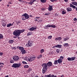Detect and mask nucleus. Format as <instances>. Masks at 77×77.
Segmentation results:
<instances>
[{
  "mask_svg": "<svg viewBox=\"0 0 77 77\" xmlns=\"http://www.w3.org/2000/svg\"><path fill=\"white\" fill-rule=\"evenodd\" d=\"M36 0H31L29 2H28L29 5H32V4L34 3V2H35Z\"/></svg>",
  "mask_w": 77,
  "mask_h": 77,
  "instance_id": "f8f14e48",
  "label": "nucleus"
},
{
  "mask_svg": "<svg viewBox=\"0 0 77 77\" xmlns=\"http://www.w3.org/2000/svg\"><path fill=\"white\" fill-rule=\"evenodd\" d=\"M14 41L13 40H10L8 42L9 44H13Z\"/></svg>",
  "mask_w": 77,
  "mask_h": 77,
  "instance_id": "412c9836",
  "label": "nucleus"
},
{
  "mask_svg": "<svg viewBox=\"0 0 77 77\" xmlns=\"http://www.w3.org/2000/svg\"><path fill=\"white\" fill-rule=\"evenodd\" d=\"M32 69L29 68L28 70V72H30L31 71H32Z\"/></svg>",
  "mask_w": 77,
  "mask_h": 77,
  "instance_id": "ea45409f",
  "label": "nucleus"
},
{
  "mask_svg": "<svg viewBox=\"0 0 77 77\" xmlns=\"http://www.w3.org/2000/svg\"><path fill=\"white\" fill-rule=\"evenodd\" d=\"M38 20L37 19H35V22H36V21H38Z\"/></svg>",
  "mask_w": 77,
  "mask_h": 77,
  "instance_id": "680f3d73",
  "label": "nucleus"
},
{
  "mask_svg": "<svg viewBox=\"0 0 77 77\" xmlns=\"http://www.w3.org/2000/svg\"><path fill=\"white\" fill-rule=\"evenodd\" d=\"M73 20H74V21H77V18H74L73 19Z\"/></svg>",
  "mask_w": 77,
  "mask_h": 77,
  "instance_id": "49530a36",
  "label": "nucleus"
},
{
  "mask_svg": "<svg viewBox=\"0 0 77 77\" xmlns=\"http://www.w3.org/2000/svg\"><path fill=\"white\" fill-rule=\"evenodd\" d=\"M25 60H28L29 61V58L26 57H25Z\"/></svg>",
  "mask_w": 77,
  "mask_h": 77,
  "instance_id": "72a5a7b5",
  "label": "nucleus"
},
{
  "mask_svg": "<svg viewBox=\"0 0 77 77\" xmlns=\"http://www.w3.org/2000/svg\"><path fill=\"white\" fill-rule=\"evenodd\" d=\"M29 17H33V16H32V15H30L29 16Z\"/></svg>",
  "mask_w": 77,
  "mask_h": 77,
  "instance_id": "69168bd1",
  "label": "nucleus"
},
{
  "mask_svg": "<svg viewBox=\"0 0 77 77\" xmlns=\"http://www.w3.org/2000/svg\"><path fill=\"white\" fill-rule=\"evenodd\" d=\"M46 26H47L48 28V27H51V25H50V24H48Z\"/></svg>",
  "mask_w": 77,
  "mask_h": 77,
  "instance_id": "37998d69",
  "label": "nucleus"
},
{
  "mask_svg": "<svg viewBox=\"0 0 77 77\" xmlns=\"http://www.w3.org/2000/svg\"><path fill=\"white\" fill-rule=\"evenodd\" d=\"M35 57H31L29 58V60L28 62H32L34 60H35Z\"/></svg>",
  "mask_w": 77,
  "mask_h": 77,
  "instance_id": "1a4fd4ad",
  "label": "nucleus"
},
{
  "mask_svg": "<svg viewBox=\"0 0 77 77\" xmlns=\"http://www.w3.org/2000/svg\"><path fill=\"white\" fill-rule=\"evenodd\" d=\"M29 67V66L28 65H25L24 66V68H28Z\"/></svg>",
  "mask_w": 77,
  "mask_h": 77,
  "instance_id": "c85d7f7f",
  "label": "nucleus"
},
{
  "mask_svg": "<svg viewBox=\"0 0 77 77\" xmlns=\"http://www.w3.org/2000/svg\"><path fill=\"white\" fill-rule=\"evenodd\" d=\"M33 42L32 41L31 39L29 40L28 42V44H26V47H31L33 45Z\"/></svg>",
  "mask_w": 77,
  "mask_h": 77,
  "instance_id": "39448f33",
  "label": "nucleus"
},
{
  "mask_svg": "<svg viewBox=\"0 0 77 77\" xmlns=\"http://www.w3.org/2000/svg\"><path fill=\"white\" fill-rule=\"evenodd\" d=\"M69 39V38H64L63 41H66L67 40H68V39Z\"/></svg>",
  "mask_w": 77,
  "mask_h": 77,
  "instance_id": "c9c22d12",
  "label": "nucleus"
},
{
  "mask_svg": "<svg viewBox=\"0 0 77 77\" xmlns=\"http://www.w3.org/2000/svg\"><path fill=\"white\" fill-rule=\"evenodd\" d=\"M72 5H75L76 6H77V2H72Z\"/></svg>",
  "mask_w": 77,
  "mask_h": 77,
  "instance_id": "aec40b11",
  "label": "nucleus"
},
{
  "mask_svg": "<svg viewBox=\"0 0 77 77\" xmlns=\"http://www.w3.org/2000/svg\"><path fill=\"white\" fill-rule=\"evenodd\" d=\"M19 50H20L22 54H25V53H26V50L24 49V48L23 47H20L19 48Z\"/></svg>",
  "mask_w": 77,
  "mask_h": 77,
  "instance_id": "423d86ee",
  "label": "nucleus"
},
{
  "mask_svg": "<svg viewBox=\"0 0 77 77\" xmlns=\"http://www.w3.org/2000/svg\"><path fill=\"white\" fill-rule=\"evenodd\" d=\"M22 63H23V64H27V62H25V61H22Z\"/></svg>",
  "mask_w": 77,
  "mask_h": 77,
  "instance_id": "a19ab883",
  "label": "nucleus"
},
{
  "mask_svg": "<svg viewBox=\"0 0 77 77\" xmlns=\"http://www.w3.org/2000/svg\"><path fill=\"white\" fill-rule=\"evenodd\" d=\"M3 54V53L2 52L0 53V56H2Z\"/></svg>",
  "mask_w": 77,
  "mask_h": 77,
  "instance_id": "864d4df0",
  "label": "nucleus"
},
{
  "mask_svg": "<svg viewBox=\"0 0 77 77\" xmlns=\"http://www.w3.org/2000/svg\"><path fill=\"white\" fill-rule=\"evenodd\" d=\"M40 2H41V3H46V2H47V0H40Z\"/></svg>",
  "mask_w": 77,
  "mask_h": 77,
  "instance_id": "b1692460",
  "label": "nucleus"
},
{
  "mask_svg": "<svg viewBox=\"0 0 77 77\" xmlns=\"http://www.w3.org/2000/svg\"><path fill=\"white\" fill-rule=\"evenodd\" d=\"M62 38L60 37H59L56 38L55 39L56 41H61L62 40Z\"/></svg>",
  "mask_w": 77,
  "mask_h": 77,
  "instance_id": "f3484780",
  "label": "nucleus"
},
{
  "mask_svg": "<svg viewBox=\"0 0 77 77\" xmlns=\"http://www.w3.org/2000/svg\"><path fill=\"white\" fill-rule=\"evenodd\" d=\"M67 12H71L72 11V8H71L68 7L66 8Z\"/></svg>",
  "mask_w": 77,
  "mask_h": 77,
  "instance_id": "a211bd4d",
  "label": "nucleus"
},
{
  "mask_svg": "<svg viewBox=\"0 0 77 77\" xmlns=\"http://www.w3.org/2000/svg\"><path fill=\"white\" fill-rule=\"evenodd\" d=\"M56 47V45H55V46H54V47H52L53 48H55Z\"/></svg>",
  "mask_w": 77,
  "mask_h": 77,
  "instance_id": "13d9d810",
  "label": "nucleus"
},
{
  "mask_svg": "<svg viewBox=\"0 0 77 77\" xmlns=\"http://www.w3.org/2000/svg\"><path fill=\"white\" fill-rule=\"evenodd\" d=\"M63 57L61 56L60 57V58L59 59H60V60H63Z\"/></svg>",
  "mask_w": 77,
  "mask_h": 77,
  "instance_id": "4c0bfd02",
  "label": "nucleus"
},
{
  "mask_svg": "<svg viewBox=\"0 0 77 77\" xmlns=\"http://www.w3.org/2000/svg\"><path fill=\"white\" fill-rule=\"evenodd\" d=\"M62 46L61 45H56V48H61Z\"/></svg>",
  "mask_w": 77,
  "mask_h": 77,
  "instance_id": "6ab92c4d",
  "label": "nucleus"
},
{
  "mask_svg": "<svg viewBox=\"0 0 77 77\" xmlns=\"http://www.w3.org/2000/svg\"><path fill=\"white\" fill-rule=\"evenodd\" d=\"M53 2H57V0H53Z\"/></svg>",
  "mask_w": 77,
  "mask_h": 77,
  "instance_id": "052dcab7",
  "label": "nucleus"
},
{
  "mask_svg": "<svg viewBox=\"0 0 77 77\" xmlns=\"http://www.w3.org/2000/svg\"><path fill=\"white\" fill-rule=\"evenodd\" d=\"M2 25L3 27H5L6 26V23L5 20H2Z\"/></svg>",
  "mask_w": 77,
  "mask_h": 77,
  "instance_id": "ddd939ff",
  "label": "nucleus"
},
{
  "mask_svg": "<svg viewBox=\"0 0 77 77\" xmlns=\"http://www.w3.org/2000/svg\"><path fill=\"white\" fill-rule=\"evenodd\" d=\"M56 51L58 53H59V52H60V51L58 49Z\"/></svg>",
  "mask_w": 77,
  "mask_h": 77,
  "instance_id": "c03bdc74",
  "label": "nucleus"
},
{
  "mask_svg": "<svg viewBox=\"0 0 77 77\" xmlns=\"http://www.w3.org/2000/svg\"><path fill=\"white\" fill-rule=\"evenodd\" d=\"M44 52V49H42L40 50V53H42Z\"/></svg>",
  "mask_w": 77,
  "mask_h": 77,
  "instance_id": "473e14b6",
  "label": "nucleus"
},
{
  "mask_svg": "<svg viewBox=\"0 0 77 77\" xmlns=\"http://www.w3.org/2000/svg\"><path fill=\"white\" fill-rule=\"evenodd\" d=\"M75 57H72L71 58L69 57L68 58H67V60L69 61L74 60L75 59Z\"/></svg>",
  "mask_w": 77,
  "mask_h": 77,
  "instance_id": "6e6552de",
  "label": "nucleus"
},
{
  "mask_svg": "<svg viewBox=\"0 0 77 77\" xmlns=\"http://www.w3.org/2000/svg\"><path fill=\"white\" fill-rule=\"evenodd\" d=\"M54 65H57V64H58V62H57V60H55L54 61Z\"/></svg>",
  "mask_w": 77,
  "mask_h": 77,
  "instance_id": "bb28decb",
  "label": "nucleus"
},
{
  "mask_svg": "<svg viewBox=\"0 0 77 77\" xmlns=\"http://www.w3.org/2000/svg\"><path fill=\"white\" fill-rule=\"evenodd\" d=\"M45 8H42V11H44V10H45Z\"/></svg>",
  "mask_w": 77,
  "mask_h": 77,
  "instance_id": "0e129e2a",
  "label": "nucleus"
},
{
  "mask_svg": "<svg viewBox=\"0 0 77 77\" xmlns=\"http://www.w3.org/2000/svg\"><path fill=\"white\" fill-rule=\"evenodd\" d=\"M49 14H50L49 13H46L45 14V15H46L47 16H48V15H49Z\"/></svg>",
  "mask_w": 77,
  "mask_h": 77,
  "instance_id": "79ce46f5",
  "label": "nucleus"
},
{
  "mask_svg": "<svg viewBox=\"0 0 77 77\" xmlns=\"http://www.w3.org/2000/svg\"><path fill=\"white\" fill-rule=\"evenodd\" d=\"M52 38V35L49 36L48 37V39H51Z\"/></svg>",
  "mask_w": 77,
  "mask_h": 77,
  "instance_id": "f704fd0d",
  "label": "nucleus"
},
{
  "mask_svg": "<svg viewBox=\"0 0 77 77\" xmlns=\"http://www.w3.org/2000/svg\"><path fill=\"white\" fill-rule=\"evenodd\" d=\"M9 4H12V3L11 2H8V3Z\"/></svg>",
  "mask_w": 77,
  "mask_h": 77,
  "instance_id": "e2e57ef3",
  "label": "nucleus"
},
{
  "mask_svg": "<svg viewBox=\"0 0 77 77\" xmlns=\"http://www.w3.org/2000/svg\"><path fill=\"white\" fill-rule=\"evenodd\" d=\"M70 7H71L73 9H76V11H77V7H76L74 5H73L71 3H70Z\"/></svg>",
  "mask_w": 77,
  "mask_h": 77,
  "instance_id": "9b49d317",
  "label": "nucleus"
},
{
  "mask_svg": "<svg viewBox=\"0 0 77 77\" xmlns=\"http://www.w3.org/2000/svg\"><path fill=\"white\" fill-rule=\"evenodd\" d=\"M56 26H55V25L52 24L51 25V27H52V28H56Z\"/></svg>",
  "mask_w": 77,
  "mask_h": 77,
  "instance_id": "393cba45",
  "label": "nucleus"
},
{
  "mask_svg": "<svg viewBox=\"0 0 77 77\" xmlns=\"http://www.w3.org/2000/svg\"><path fill=\"white\" fill-rule=\"evenodd\" d=\"M57 61L58 63H61L62 62V60H61L60 59H59L58 60H57Z\"/></svg>",
  "mask_w": 77,
  "mask_h": 77,
  "instance_id": "4be33fe9",
  "label": "nucleus"
},
{
  "mask_svg": "<svg viewBox=\"0 0 77 77\" xmlns=\"http://www.w3.org/2000/svg\"><path fill=\"white\" fill-rule=\"evenodd\" d=\"M35 29H36V27H32L31 28L29 29L28 30H30V31H33V30H35Z\"/></svg>",
  "mask_w": 77,
  "mask_h": 77,
  "instance_id": "4468645a",
  "label": "nucleus"
},
{
  "mask_svg": "<svg viewBox=\"0 0 77 77\" xmlns=\"http://www.w3.org/2000/svg\"><path fill=\"white\" fill-rule=\"evenodd\" d=\"M42 66L43 67L42 70V72L43 74H45V73L47 71V69L48 68V66H47V63H44L42 65Z\"/></svg>",
  "mask_w": 77,
  "mask_h": 77,
  "instance_id": "f03ea898",
  "label": "nucleus"
},
{
  "mask_svg": "<svg viewBox=\"0 0 77 77\" xmlns=\"http://www.w3.org/2000/svg\"><path fill=\"white\" fill-rule=\"evenodd\" d=\"M21 66V63H14L13 64V65L11 66V67L12 68H20Z\"/></svg>",
  "mask_w": 77,
  "mask_h": 77,
  "instance_id": "20e7f679",
  "label": "nucleus"
},
{
  "mask_svg": "<svg viewBox=\"0 0 77 77\" xmlns=\"http://www.w3.org/2000/svg\"><path fill=\"white\" fill-rule=\"evenodd\" d=\"M10 63H14V61L13 60H10Z\"/></svg>",
  "mask_w": 77,
  "mask_h": 77,
  "instance_id": "2f4dec72",
  "label": "nucleus"
},
{
  "mask_svg": "<svg viewBox=\"0 0 77 77\" xmlns=\"http://www.w3.org/2000/svg\"><path fill=\"white\" fill-rule=\"evenodd\" d=\"M14 23V22L13 23H8L7 25V27H9L11 26H13V24Z\"/></svg>",
  "mask_w": 77,
  "mask_h": 77,
  "instance_id": "dca6fc26",
  "label": "nucleus"
},
{
  "mask_svg": "<svg viewBox=\"0 0 77 77\" xmlns=\"http://www.w3.org/2000/svg\"><path fill=\"white\" fill-rule=\"evenodd\" d=\"M4 65V63H0V65Z\"/></svg>",
  "mask_w": 77,
  "mask_h": 77,
  "instance_id": "603ef678",
  "label": "nucleus"
},
{
  "mask_svg": "<svg viewBox=\"0 0 77 77\" xmlns=\"http://www.w3.org/2000/svg\"><path fill=\"white\" fill-rule=\"evenodd\" d=\"M17 49V48H16L15 47H13V50H16Z\"/></svg>",
  "mask_w": 77,
  "mask_h": 77,
  "instance_id": "8fccbe9b",
  "label": "nucleus"
},
{
  "mask_svg": "<svg viewBox=\"0 0 77 77\" xmlns=\"http://www.w3.org/2000/svg\"><path fill=\"white\" fill-rule=\"evenodd\" d=\"M48 10L49 11H51L53 10V6H51L50 5H49Z\"/></svg>",
  "mask_w": 77,
  "mask_h": 77,
  "instance_id": "2eb2a0df",
  "label": "nucleus"
},
{
  "mask_svg": "<svg viewBox=\"0 0 77 77\" xmlns=\"http://www.w3.org/2000/svg\"><path fill=\"white\" fill-rule=\"evenodd\" d=\"M42 22V20H40L38 21V22L39 23V22Z\"/></svg>",
  "mask_w": 77,
  "mask_h": 77,
  "instance_id": "bf43d9fd",
  "label": "nucleus"
},
{
  "mask_svg": "<svg viewBox=\"0 0 77 77\" xmlns=\"http://www.w3.org/2000/svg\"><path fill=\"white\" fill-rule=\"evenodd\" d=\"M42 57V55H38V57H37V58L39 59L40 58H41Z\"/></svg>",
  "mask_w": 77,
  "mask_h": 77,
  "instance_id": "cd10ccee",
  "label": "nucleus"
},
{
  "mask_svg": "<svg viewBox=\"0 0 77 77\" xmlns=\"http://www.w3.org/2000/svg\"><path fill=\"white\" fill-rule=\"evenodd\" d=\"M46 77H51V74H49L48 75H45Z\"/></svg>",
  "mask_w": 77,
  "mask_h": 77,
  "instance_id": "7c9ffc66",
  "label": "nucleus"
},
{
  "mask_svg": "<svg viewBox=\"0 0 77 77\" xmlns=\"http://www.w3.org/2000/svg\"><path fill=\"white\" fill-rule=\"evenodd\" d=\"M46 64L48 66V68L50 67V66H52V62L51 61L48 62L47 63H46Z\"/></svg>",
  "mask_w": 77,
  "mask_h": 77,
  "instance_id": "9d476101",
  "label": "nucleus"
},
{
  "mask_svg": "<svg viewBox=\"0 0 77 77\" xmlns=\"http://www.w3.org/2000/svg\"><path fill=\"white\" fill-rule=\"evenodd\" d=\"M62 14H65L66 12V11H64V10L62 11Z\"/></svg>",
  "mask_w": 77,
  "mask_h": 77,
  "instance_id": "c756f323",
  "label": "nucleus"
},
{
  "mask_svg": "<svg viewBox=\"0 0 77 77\" xmlns=\"http://www.w3.org/2000/svg\"><path fill=\"white\" fill-rule=\"evenodd\" d=\"M9 77V75H7L5 76V77Z\"/></svg>",
  "mask_w": 77,
  "mask_h": 77,
  "instance_id": "774afa93",
  "label": "nucleus"
},
{
  "mask_svg": "<svg viewBox=\"0 0 77 77\" xmlns=\"http://www.w3.org/2000/svg\"><path fill=\"white\" fill-rule=\"evenodd\" d=\"M63 45L64 47H69V45L68 43H64Z\"/></svg>",
  "mask_w": 77,
  "mask_h": 77,
  "instance_id": "5701e85b",
  "label": "nucleus"
},
{
  "mask_svg": "<svg viewBox=\"0 0 77 77\" xmlns=\"http://www.w3.org/2000/svg\"><path fill=\"white\" fill-rule=\"evenodd\" d=\"M20 47H22L21 46H18L17 47V49H19V50H20Z\"/></svg>",
  "mask_w": 77,
  "mask_h": 77,
  "instance_id": "3c124183",
  "label": "nucleus"
},
{
  "mask_svg": "<svg viewBox=\"0 0 77 77\" xmlns=\"http://www.w3.org/2000/svg\"><path fill=\"white\" fill-rule=\"evenodd\" d=\"M61 77H64V75H62L61 76Z\"/></svg>",
  "mask_w": 77,
  "mask_h": 77,
  "instance_id": "338daca9",
  "label": "nucleus"
},
{
  "mask_svg": "<svg viewBox=\"0 0 77 77\" xmlns=\"http://www.w3.org/2000/svg\"><path fill=\"white\" fill-rule=\"evenodd\" d=\"M3 38V35L2 34H0V39H2Z\"/></svg>",
  "mask_w": 77,
  "mask_h": 77,
  "instance_id": "a878e982",
  "label": "nucleus"
},
{
  "mask_svg": "<svg viewBox=\"0 0 77 77\" xmlns=\"http://www.w3.org/2000/svg\"><path fill=\"white\" fill-rule=\"evenodd\" d=\"M44 28L46 29H48V27H47V25H45V27Z\"/></svg>",
  "mask_w": 77,
  "mask_h": 77,
  "instance_id": "de8ad7c7",
  "label": "nucleus"
},
{
  "mask_svg": "<svg viewBox=\"0 0 77 77\" xmlns=\"http://www.w3.org/2000/svg\"><path fill=\"white\" fill-rule=\"evenodd\" d=\"M13 59L14 61H18L19 59V56L17 55H14L13 57Z\"/></svg>",
  "mask_w": 77,
  "mask_h": 77,
  "instance_id": "0eeeda50",
  "label": "nucleus"
},
{
  "mask_svg": "<svg viewBox=\"0 0 77 77\" xmlns=\"http://www.w3.org/2000/svg\"><path fill=\"white\" fill-rule=\"evenodd\" d=\"M64 2H66V3H67V2H68V0H64Z\"/></svg>",
  "mask_w": 77,
  "mask_h": 77,
  "instance_id": "4d7b16f0",
  "label": "nucleus"
},
{
  "mask_svg": "<svg viewBox=\"0 0 77 77\" xmlns=\"http://www.w3.org/2000/svg\"><path fill=\"white\" fill-rule=\"evenodd\" d=\"M20 2H23V0H18Z\"/></svg>",
  "mask_w": 77,
  "mask_h": 77,
  "instance_id": "5fc2aeb1",
  "label": "nucleus"
},
{
  "mask_svg": "<svg viewBox=\"0 0 77 77\" xmlns=\"http://www.w3.org/2000/svg\"><path fill=\"white\" fill-rule=\"evenodd\" d=\"M40 18V17H36L35 18V19H39Z\"/></svg>",
  "mask_w": 77,
  "mask_h": 77,
  "instance_id": "09e8293b",
  "label": "nucleus"
},
{
  "mask_svg": "<svg viewBox=\"0 0 77 77\" xmlns=\"http://www.w3.org/2000/svg\"><path fill=\"white\" fill-rule=\"evenodd\" d=\"M16 23L17 24V25H18L20 23H21V21H19L17 22H16Z\"/></svg>",
  "mask_w": 77,
  "mask_h": 77,
  "instance_id": "e433bc0d",
  "label": "nucleus"
},
{
  "mask_svg": "<svg viewBox=\"0 0 77 77\" xmlns=\"http://www.w3.org/2000/svg\"><path fill=\"white\" fill-rule=\"evenodd\" d=\"M22 20H28L30 18L29 15L27 13H24L22 15Z\"/></svg>",
  "mask_w": 77,
  "mask_h": 77,
  "instance_id": "7ed1b4c3",
  "label": "nucleus"
},
{
  "mask_svg": "<svg viewBox=\"0 0 77 77\" xmlns=\"http://www.w3.org/2000/svg\"><path fill=\"white\" fill-rule=\"evenodd\" d=\"M55 15L56 16H58L59 15L58 14H57V13H56L55 14Z\"/></svg>",
  "mask_w": 77,
  "mask_h": 77,
  "instance_id": "6e6d98bb",
  "label": "nucleus"
},
{
  "mask_svg": "<svg viewBox=\"0 0 77 77\" xmlns=\"http://www.w3.org/2000/svg\"><path fill=\"white\" fill-rule=\"evenodd\" d=\"M24 31H25V29H24L21 30L17 29L15 30L13 32V35H15V36H15L13 37V38H18V37L20 36L21 33L24 32Z\"/></svg>",
  "mask_w": 77,
  "mask_h": 77,
  "instance_id": "f257e3e1",
  "label": "nucleus"
},
{
  "mask_svg": "<svg viewBox=\"0 0 77 77\" xmlns=\"http://www.w3.org/2000/svg\"><path fill=\"white\" fill-rule=\"evenodd\" d=\"M51 77H57V76L54 75H51Z\"/></svg>",
  "mask_w": 77,
  "mask_h": 77,
  "instance_id": "a18cd8bd",
  "label": "nucleus"
},
{
  "mask_svg": "<svg viewBox=\"0 0 77 77\" xmlns=\"http://www.w3.org/2000/svg\"><path fill=\"white\" fill-rule=\"evenodd\" d=\"M32 34L31 32H28L27 35L28 36H29V35H32Z\"/></svg>",
  "mask_w": 77,
  "mask_h": 77,
  "instance_id": "58836bf2",
  "label": "nucleus"
}]
</instances>
